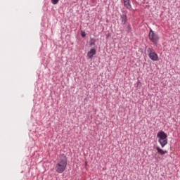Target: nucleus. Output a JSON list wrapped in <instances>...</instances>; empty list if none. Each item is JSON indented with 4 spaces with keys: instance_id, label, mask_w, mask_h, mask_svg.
I'll return each instance as SVG.
<instances>
[{
    "instance_id": "obj_1",
    "label": "nucleus",
    "mask_w": 180,
    "mask_h": 180,
    "mask_svg": "<svg viewBox=\"0 0 180 180\" xmlns=\"http://www.w3.org/2000/svg\"><path fill=\"white\" fill-rule=\"evenodd\" d=\"M68 164V161L67 160V156H60L58 159H57L55 165L56 172H58V174H63V172L67 169Z\"/></svg>"
},
{
    "instance_id": "obj_2",
    "label": "nucleus",
    "mask_w": 180,
    "mask_h": 180,
    "mask_svg": "<svg viewBox=\"0 0 180 180\" xmlns=\"http://www.w3.org/2000/svg\"><path fill=\"white\" fill-rule=\"evenodd\" d=\"M157 137L159 144L161 146L162 148H164V147L168 144V135H167L164 131H160L158 133Z\"/></svg>"
},
{
    "instance_id": "obj_8",
    "label": "nucleus",
    "mask_w": 180,
    "mask_h": 180,
    "mask_svg": "<svg viewBox=\"0 0 180 180\" xmlns=\"http://www.w3.org/2000/svg\"><path fill=\"white\" fill-rule=\"evenodd\" d=\"M120 19L122 25H126V23H127V15L126 14L121 15Z\"/></svg>"
},
{
    "instance_id": "obj_4",
    "label": "nucleus",
    "mask_w": 180,
    "mask_h": 180,
    "mask_svg": "<svg viewBox=\"0 0 180 180\" xmlns=\"http://www.w3.org/2000/svg\"><path fill=\"white\" fill-rule=\"evenodd\" d=\"M148 56L152 61H158V54L155 53V51L153 48L148 49Z\"/></svg>"
},
{
    "instance_id": "obj_7",
    "label": "nucleus",
    "mask_w": 180,
    "mask_h": 180,
    "mask_svg": "<svg viewBox=\"0 0 180 180\" xmlns=\"http://www.w3.org/2000/svg\"><path fill=\"white\" fill-rule=\"evenodd\" d=\"M156 150L158 154H160V155H165V154H168L167 150H162L161 148H160V146L156 147Z\"/></svg>"
},
{
    "instance_id": "obj_3",
    "label": "nucleus",
    "mask_w": 180,
    "mask_h": 180,
    "mask_svg": "<svg viewBox=\"0 0 180 180\" xmlns=\"http://www.w3.org/2000/svg\"><path fill=\"white\" fill-rule=\"evenodd\" d=\"M148 37L149 40H150V41H152V43L154 44H157V43H158V40H160V37H158V34L154 32L152 29L150 30Z\"/></svg>"
},
{
    "instance_id": "obj_6",
    "label": "nucleus",
    "mask_w": 180,
    "mask_h": 180,
    "mask_svg": "<svg viewBox=\"0 0 180 180\" xmlns=\"http://www.w3.org/2000/svg\"><path fill=\"white\" fill-rule=\"evenodd\" d=\"M124 4V6L129 11H131V4L130 3V0H122Z\"/></svg>"
},
{
    "instance_id": "obj_13",
    "label": "nucleus",
    "mask_w": 180,
    "mask_h": 180,
    "mask_svg": "<svg viewBox=\"0 0 180 180\" xmlns=\"http://www.w3.org/2000/svg\"><path fill=\"white\" fill-rule=\"evenodd\" d=\"M85 164H86V165H88V163L86 162H85Z\"/></svg>"
},
{
    "instance_id": "obj_12",
    "label": "nucleus",
    "mask_w": 180,
    "mask_h": 180,
    "mask_svg": "<svg viewBox=\"0 0 180 180\" xmlns=\"http://www.w3.org/2000/svg\"><path fill=\"white\" fill-rule=\"evenodd\" d=\"M81 36L82 37H85V36H86V34H85V32H82Z\"/></svg>"
},
{
    "instance_id": "obj_5",
    "label": "nucleus",
    "mask_w": 180,
    "mask_h": 180,
    "mask_svg": "<svg viewBox=\"0 0 180 180\" xmlns=\"http://www.w3.org/2000/svg\"><path fill=\"white\" fill-rule=\"evenodd\" d=\"M96 54V49H91L88 53H87V58L92 60L94 58V56Z\"/></svg>"
},
{
    "instance_id": "obj_10",
    "label": "nucleus",
    "mask_w": 180,
    "mask_h": 180,
    "mask_svg": "<svg viewBox=\"0 0 180 180\" xmlns=\"http://www.w3.org/2000/svg\"><path fill=\"white\" fill-rule=\"evenodd\" d=\"M127 32H128V33H130V32H131V27L130 26V24H128L127 27Z\"/></svg>"
},
{
    "instance_id": "obj_11",
    "label": "nucleus",
    "mask_w": 180,
    "mask_h": 180,
    "mask_svg": "<svg viewBox=\"0 0 180 180\" xmlns=\"http://www.w3.org/2000/svg\"><path fill=\"white\" fill-rule=\"evenodd\" d=\"M60 0H51V4H53V5H57V4H58V1Z\"/></svg>"
},
{
    "instance_id": "obj_9",
    "label": "nucleus",
    "mask_w": 180,
    "mask_h": 180,
    "mask_svg": "<svg viewBox=\"0 0 180 180\" xmlns=\"http://www.w3.org/2000/svg\"><path fill=\"white\" fill-rule=\"evenodd\" d=\"M96 43V39H95L94 38H91L90 39L89 46H95Z\"/></svg>"
}]
</instances>
